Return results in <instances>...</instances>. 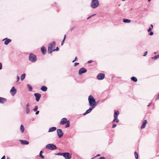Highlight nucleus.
Instances as JSON below:
<instances>
[{"label":"nucleus","mask_w":159,"mask_h":159,"mask_svg":"<svg viewBox=\"0 0 159 159\" xmlns=\"http://www.w3.org/2000/svg\"><path fill=\"white\" fill-rule=\"evenodd\" d=\"M88 100L90 106L95 108L97 105V104L96 103L95 99L94 98L93 96L91 95L89 96L88 98Z\"/></svg>","instance_id":"f257e3e1"},{"label":"nucleus","mask_w":159,"mask_h":159,"mask_svg":"<svg viewBox=\"0 0 159 159\" xmlns=\"http://www.w3.org/2000/svg\"><path fill=\"white\" fill-rule=\"evenodd\" d=\"M56 45V43L54 41H53L49 44V46L48 47V53H51L53 51H54L52 48H54Z\"/></svg>","instance_id":"f03ea898"},{"label":"nucleus","mask_w":159,"mask_h":159,"mask_svg":"<svg viewBox=\"0 0 159 159\" xmlns=\"http://www.w3.org/2000/svg\"><path fill=\"white\" fill-rule=\"evenodd\" d=\"M99 2L98 0H92L91 3V7L92 8H96L99 5Z\"/></svg>","instance_id":"7ed1b4c3"},{"label":"nucleus","mask_w":159,"mask_h":159,"mask_svg":"<svg viewBox=\"0 0 159 159\" xmlns=\"http://www.w3.org/2000/svg\"><path fill=\"white\" fill-rule=\"evenodd\" d=\"M29 60L32 62H35L36 61L37 57L33 53H30L29 56Z\"/></svg>","instance_id":"20e7f679"},{"label":"nucleus","mask_w":159,"mask_h":159,"mask_svg":"<svg viewBox=\"0 0 159 159\" xmlns=\"http://www.w3.org/2000/svg\"><path fill=\"white\" fill-rule=\"evenodd\" d=\"M46 148L50 150H54L57 149V148L56 145L53 144H47Z\"/></svg>","instance_id":"39448f33"},{"label":"nucleus","mask_w":159,"mask_h":159,"mask_svg":"<svg viewBox=\"0 0 159 159\" xmlns=\"http://www.w3.org/2000/svg\"><path fill=\"white\" fill-rule=\"evenodd\" d=\"M57 131L58 138H61L63 135V133L62 130L61 129H57Z\"/></svg>","instance_id":"423d86ee"},{"label":"nucleus","mask_w":159,"mask_h":159,"mask_svg":"<svg viewBox=\"0 0 159 159\" xmlns=\"http://www.w3.org/2000/svg\"><path fill=\"white\" fill-rule=\"evenodd\" d=\"M105 76V74L100 73L97 75V78L98 80H102L104 78Z\"/></svg>","instance_id":"0eeeda50"},{"label":"nucleus","mask_w":159,"mask_h":159,"mask_svg":"<svg viewBox=\"0 0 159 159\" xmlns=\"http://www.w3.org/2000/svg\"><path fill=\"white\" fill-rule=\"evenodd\" d=\"M87 72V70L86 68L82 67L80 69L79 71V74L80 75H81L83 73H85Z\"/></svg>","instance_id":"6e6552de"},{"label":"nucleus","mask_w":159,"mask_h":159,"mask_svg":"<svg viewBox=\"0 0 159 159\" xmlns=\"http://www.w3.org/2000/svg\"><path fill=\"white\" fill-rule=\"evenodd\" d=\"M64 154L63 156L66 159H70L71 156L70 153L68 152L64 153Z\"/></svg>","instance_id":"1a4fd4ad"},{"label":"nucleus","mask_w":159,"mask_h":159,"mask_svg":"<svg viewBox=\"0 0 159 159\" xmlns=\"http://www.w3.org/2000/svg\"><path fill=\"white\" fill-rule=\"evenodd\" d=\"M35 97V100L37 102H38L41 97V95L39 93H35L34 94Z\"/></svg>","instance_id":"9d476101"},{"label":"nucleus","mask_w":159,"mask_h":159,"mask_svg":"<svg viewBox=\"0 0 159 159\" xmlns=\"http://www.w3.org/2000/svg\"><path fill=\"white\" fill-rule=\"evenodd\" d=\"M11 95L14 96L16 93V89H15L14 87H13L10 90Z\"/></svg>","instance_id":"9b49d317"},{"label":"nucleus","mask_w":159,"mask_h":159,"mask_svg":"<svg viewBox=\"0 0 159 159\" xmlns=\"http://www.w3.org/2000/svg\"><path fill=\"white\" fill-rule=\"evenodd\" d=\"M94 108L93 107H92L89 108V109L87 110L86 112H84L83 115H85L88 113H89L91 112V111Z\"/></svg>","instance_id":"f8f14e48"},{"label":"nucleus","mask_w":159,"mask_h":159,"mask_svg":"<svg viewBox=\"0 0 159 159\" xmlns=\"http://www.w3.org/2000/svg\"><path fill=\"white\" fill-rule=\"evenodd\" d=\"M5 40L4 42V44L6 45H7L11 41V40L10 39H8L7 38H6L3 39V41Z\"/></svg>","instance_id":"ddd939ff"},{"label":"nucleus","mask_w":159,"mask_h":159,"mask_svg":"<svg viewBox=\"0 0 159 159\" xmlns=\"http://www.w3.org/2000/svg\"><path fill=\"white\" fill-rule=\"evenodd\" d=\"M67 119L65 118H63L61 120L60 122V124L61 125H64L67 122Z\"/></svg>","instance_id":"4468645a"},{"label":"nucleus","mask_w":159,"mask_h":159,"mask_svg":"<svg viewBox=\"0 0 159 159\" xmlns=\"http://www.w3.org/2000/svg\"><path fill=\"white\" fill-rule=\"evenodd\" d=\"M147 120H144L143 121V124L141 126V129H143L146 126V125L147 124Z\"/></svg>","instance_id":"2eb2a0df"},{"label":"nucleus","mask_w":159,"mask_h":159,"mask_svg":"<svg viewBox=\"0 0 159 159\" xmlns=\"http://www.w3.org/2000/svg\"><path fill=\"white\" fill-rule=\"evenodd\" d=\"M30 106V104L29 103H27L26 104V113L27 114H28L30 111V109L29 108V107Z\"/></svg>","instance_id":"dca6fc26"},{"label":"nucleus","mask_w":159,"mask_h":159,"mask_svg":"<svg viewBox=\"0 0 159 159\" xmlns=\"http://www.w3.org/2000/svg\"><path fill=\"white\" fill-rule=\"evenodd\" d=\"M20 142L21 144L23 145H27L29 143V142L26 140H20Z\"/></svg>","instance_id":"f3484780"},{"label":"nucleus","mask_w":159,"mask_h":159,"mask_svg":"<svg viewBox=\"0 0 159 159\" xmlns=\"http://www.w3.org/2000/svg\"><path fill=\"white\" fill-rule=\"evenodd\" d=\"M57 129V128L55 127H52L50 128L48 131V132H51L54 131Z\"/></svg>","instance_id":"a211bd4d"},{"label":"nucleus","mask_w":159,"mask_h":159,"mask_svg":"<svg viewBox=\"0 0 159 159\" xmlns=\"http://www.w3.org/2000/svg\"><path fill=\"white\" fill-rule=\"evenodd\" d=\"M7 100L6 98L2 97H0V103H4L6 102Z\"/></svg>","instance_id":"6ab92c4d"},{"label":"nucleus","mask_w":159,"mask_h":159,"mask_svg":"<svg viewBox=\"0 0 159 159\" xmlns=\"http://www.w3.org/2000/svg\"><path fill=\"white\" fill-rule=\"evenodd\" d=\"M41 50L43 54H45L46 53V49L43 46L41 47Z\"/></svg>","instance_id":"aec40b11"},{"label":"nucleus","mask_w":159,"mask_h":159,"mask_svg":"<svg viewBox=\"0 0 159 159\" xmlns=\"http://www.w3.org/2000/svg\"><path fill=\"white\" fill-rule=\"evenodd\" d=\"M119 111H114V117H117L119 115Z\"/></svg>","instance_id":"412c9836"},{"label":"nucleus","mask_w":159,"mask_h":159,"mask_svg":"<svg viewBox=\"0 0 159 159\" xmlns=\"http://www.w3.org/2000/svg\"><path fill=\"white\" fill-rule=\"evenodd\" d=\"M42 90L44 92L46 91L47 90V88L44 86H43L41 88Z\"/></svg>","instance_id":"4be33fe9"},{"label":"nucleus","mask_w":159,"mask_h":159,"mask_svg":"<svg viewBox=\"0 0 159 159\" xmlns=\"http://www.w3.org/2000/svg\"><path fill=\"white\" fill-rule=\"evenodd\" d=\"M123 21L125 23H129L131 22V20L129 19H124Z\"/></svg>","instance_id":"5701e85b"},{"label":"nucleus","mask_w":159,"mask_h":159,"mask_svg":"<svg viewBox=\"0 0 159 159\" xmlns=\"http://www.w3.org/2000/svg\"><path fill=\"white\" fill-rule=\"evenodd\" d=\"M24 127L23 125H21L20 126V129L21 133H23L24 130Z\"/></svg>","instance_id":"b1692460"},{"label":"nucleus","mask_w":159,"mask_h":159,"mask_svg":"<svg viewBox=\"0 0 159 159\" xmlns=\"http://www.w3.org/2000/svg\"><path fill=\"white\" fill-rule=\"evenodd\" d=\"M119 120L117 118V117H116L115 116V117H114V119L112 121V123H114L115 122H116V123H117L119 122Z\"/></svg>","instance_id":"393cba45"},{"label":"nucleus","mask_w":159,"mask_h":159,"mask_svg":"<svg viewBox=\"0 0 159 159\" xmlns=\"http://www.w3.org/2000/svg\"><path fill=\"white\" fill-rule=\"evenodd\" d=\"M131 80L133 81L134 82H136L138 80L137 78L136 77L134 76L131 77Z\"/></svg>","instance_id":"a878e982"},{"label":"nucleus","mask_w":159,"mask_h":159,"mask_svg":"<svg viewBox=\"0 0 159 159\" xmlns=\"http://www.w3.org/2000/svg\"><path fill=\"white\" fill-rule=\"evenodd\" d=\"M25 74H23L21 75L20 76V79L21 80H23L25 78Z\"/></svg>","instance_id":"bb28decb"},{"label":"nucleus","mask_w":159,"mask_h":159,"mask_svg":"<svg viewBox=\"0 0 159 159\" xmlns=\"http://www.w3.org/2000/svg\"><path fill=\"white\" fill-rule=\"evenodd\" d=\"M27 86L28 88L29 89V91H31L32 90V87L29 84H27Z\"/></svg>","instance_id":"cd10ccee"},{"label":"nucleus","mask_w":159,"mask_h":159,"mask_svg":"<svg viewBox=\"0 0 159 159\" xmlns=\"http://www.w3.org/2000/svg\"><path fill=\"white\" fill-rule=\"evenodd\" d=\"M70 121L69 120H68L66 123V124L65 125L66 128H68L70 126Z\"/></svg>","instance_id":"c85d7f7f"},{"label":"nucleus","mask_w":159,"mask_h":159,"mask_svg":"<svg viewBox=\"0 0 159 159\" xmlns=\"http://www.w3.org/2000/svg\"><path fill=\"white\" fill-rule=\"evenodd\" d=\"M159 57V54L158 55H156L153 57H152V59H156Z\"/></svg>","instance_id":"c756f323"},{"label":"nucleus","mask_w":159,"mask_h":159,"mask_svg":"<svg viewBox=\"0 0 159 159\" xmlns=\"http://www.w3.org/2000/svg\"><path fill=\"white\" fill-rule=\"evenodd\" d=\"M66 35H65L64 36V37L61 43V45H63V44L64 43V42L66 39Z\"/></svg>","instance_id":"7c9ffc66"},{"label":"nucleus","mask_w":159,"mask_h":159,"mask_svg":"<svg viewBox=\"0 0 159 159\" xmlns=\"http://www.w3.org/2000/svg\"><path fill=\"white\" fill-rule=\"evenodd\" d=\"M134 155L136 158L138 159V153L136 152H134Z\"/></svg>","instance_id":"2f4dec72"},{"label":"nucleus","mask_w":159,"mask_h":159,"mask_svg":"<svg viewBox=\"0 0 159 159\" xmlns=\"http://www.w3.org/2000/svg\"><path fill=\"white\" fill-rule=\"evenodd\" d=\"M151 27H152V28H151V27H149V29L148 30V32H149L150 31H151V30L153 28V26L152 25H151Z\"/></svg>","instance_id":"473e14b6"},{"label":"nucleus","mask_w":159,"mask_h":159,"mask_svg":"<svg viewBox=\"0 0 159 159\" xmlns=\"http://www.w3.org/2000/svg\"><path fill=\"white\" fill-rule=\"evenodd\" d=\"M38 107L37 106H36L34 107V108L33 109V111H37L38 109Z\"/></svg>","instance_id":"72a5a7b5"},{"label":"nucleus","mask_w":159,"mask_h":159,"mask_svg":"<svg viewBox=\"0 0 159 159\" xmlns=\"http://www.w3.org/2000/svg\"><path fill=\"white\" fill-rule=\"evenodd\" d=\"M63 153H61L60 152H59V153L56 154V155H59V156L61 155V156H63L64 155L63 154H64Z\"/></svg>","instance_id":"f704fd0d"},{"label":"nucleus","mask_w":159,"mask_h":159,"mask_svg":"<svg viewBox=\"0 0 159 159\" xmlns=\"http://www.w3.org/2000/svg\"><path fill=\"white\" fill-rule=\"evenodd\" d=\"M59 50V48L58 47H57L56 49H54L53 50H54V51H58Z\"/></svg>","instance_id":"c9c22d12"},{"label":"nucleus","mask_w":159,"mask_h":159,"mask_svg":"<svg viewBox=\"0 0 159 159\" xmlns=\"http://www.w3.org/2000/svg\"><path fill=\"white\" fill-rule=\"evenodd\" d=\"M148 53V52L147 51H145L144 52V54L143 55V56H146Z\"/></svg>","instance_id":"e433bc0d"},{"label":"nucleus","mask_w":159,"mask_h":159,"mask_svg":"<svg viewBox=\"0 0 159 159\" xmlns=\"http://www.w3.org/2000/svg\"><path fill=\"white\" fill-rule=\"evenodd\" d=\"M116 126H117V125H116V124H113V126H112V128H115V127H116Z\"/></svg>","instance_id":"4c0bfd02"},{"label":"nucleus","mask_w":159,"mask_h":159,"mask_svg":"<svg viewBox=\"0 0 159 159\" xmlns=\"http://www.w3.org/2000/svg\"><path fill=\"white\" fill-rule=\"evenodd\" d=\"M77 57H76L75 58V60H73V61H72V62H74L75 61H76L77 60Z\"/></svg>","instance_id":"58836bf2"},{"label":"nucleus","mask_w":159,"mask_h":159,"mask_svg":"<svg viewBox=\"0 0 159 159\" xmlns=\"http://www.w3.org/2000/svg\"><path fill=\"white\" fill-rule=\"evenodd\" d=\"M78 64H79V63L75 62V63L74 66L75 67L77 66V65Z\"/></svg>","instance_id":"ea45409f"},{"label":"nucleus","mask_w":159,"mask_h":159,"mask_svg":"<svg viewBox=\"0 0 159 159\" xmlns=\"http://www.w3.org/2000/svg\"><path fill=\"white\" fill-rule=\"evenodd\" d=\"M43 152L42 151H41L39 153V156L40 157L42 155V153Z\"/></svg>","instance_id":"a19ab883"},{"label":"nucleus","mask_w":159,"mask_h":159,"mask_svg":"<svg viewBox=\"0 0 159 159\" xmlns=\"http://www.w3.org/2000/svg\"><path fill=\"white\" fill-rule=\"evenodd\" d=\"M2 64L1 63H0V70L2 69Z\"/></svg>","instance_id":"79ce46f5"},{"label":"nucleus","mask_w":159,"mask_h":159,"mask_svg":"<svg viewBox=\"0 0 159 159\" xmlns=\"http://www.w3.org/2000/svg\"><path fill=\"white\" fill-rule=\"evenodd\" d=\"M93 61H91V60H90V61H88V62H87V63H91L92 62H93Z\"/></svg>","instance_id":"37998d69"},{"label":"nucleus","mask_w":159,"mask_h":159,"mask_svg":"<svg viewBox=\"0 0 159 159\" xmlns=\"http://www.w3.org/2000/svg\"><path fill=\"white\" fill-rule=\"evenodd\" d=\"M16 78H17V82L18 81V80H19V79H20L19 76L17 75V76Z\"/></svg>","instance_id":"c03bdc74"},{"label":"nucleus","mask_w":159,"mask_h":159,"mask_svg":"<svg viewBox=\"0 0 159 159\" xmlns=\"http://www.w3.org/2000/svg\"><path fill=\"white\" fill-rule=\"evenodd\" d=\"M36 111V112H35V113L36 115H38L39 112V111Z\"/></svg>","instance_id":"a18cd8bd"},{"label":"nucleus","mask_w":159,"mask_h":159,"mask_svg":"<svg viewBox=\"0 0 159 159\" xmlns=\"http://www.w3.org/2000/svg\"><path fill=\"white\" fill-rule=\"evenodd\" d=\"M153 33L152 32H151L150 33V34H149V35H153Z\"/></svg>","instance_id":"49530a36"},{"label":"nucleus","mask_w":159,"mask_h":159,"mask_svg":"<svg viewBox=\"0 0 159 159\" xmlns=\"http://www.w3.org/2000/svg\"><path fill=\"white\" fill-rule=\"evenodd\" d=\"M99 159H105V158L104 157H100Z\"/></svg>","instance_id":"de8ad7c7"},{"label":"nucleus","mask_w":159,"mask_h":159,"mask_svg":"<svg viewBox=\"0 0 159 159\" xmlns=\"http://www.w3.org/2000/svg\"><path fill=\"white\" fill-rule=\"evenodd\" d=\"M75 26H74V27H72V28H71V29H70V31H72L74 29V28H75Z\"/></svg>","instance_id":"09e8293b"},{"label":"nucleus","mask_w":159,"mask_h":159,"mask_svg":"<svg viewBox=\"0 0 159 159\" xmlns=\"http://www.w3.org/2000/svg\"><path fill=\"white\" fill-rule=\"evenodd\" d=\"M42 159H44V156L42 155L40 157Z\"/></svg>","instance_id":"8fccbe9b"},{"label":"nucleus","mask_w":159,"mask_h":159,"mask_svg":"<svg viewBox=\"0 0 159 159\" xmlns=\"http://www.w3.org/2000/svg\"><path fill=\"white\" fill-rule=\"evenodd\" d=\"M5 155L3 156L2 157V158H1V159H5Z\"/></svg>","instance_id":"3c124183"},{"label":"nucleus","mask_w":159,"mask_h":159,"mask_svg":"<svg viewBox=\"0 0 159 159\" xmlns=\"http://www.w3.org/2000/svg\"><path fill=\"white\" fill-rule=\"evenodd\" d=\"M158 99H159V94L157 96V98H156L155 100H156Z\"/></svg>","instance_id":"603ef678"},{"label":"nucleus","mask_w":159,"mask_h":159,"mask_svg":"<svg viewBox=\"0 0 159 159\" xmlns=\"http://www.w3.org/2000/svg\"><path fill=\"white\" fill-rule=\"evenodd\" d=\"M151 104H152V102H150V103L148 104V107H149V106H150L151 105Z\"/></svg>","instance_id":"864d4df0"},{"label":"nucleus","mask_w":159,"mask_h":159,"mask_svg":"<svg viewBox=\"0 0 159 159\" xmlns=\"http://www.w3.org/2000/svg\"><path fill=\"white\" fill-rule=\"evenodd\" d=\"M100 156V154H98V155H97L95 157H97V156Z\"/></svg>","instance_id":"5fc2aeb1"},{"label":"nucleus","mask_w":159,"mask_h":159,"mask_svg":"<svg viewBox=\"0 0 159 159\" xmlns=\"http://www.w3.org/2000/svg\"><path fill=\"white\" fill-rule=\"evenodd\" d=\"M96 15V14H93V15H91V17H92V16H94Z\"/></svg>","instance_id":"6e6d98bb"},{"label":"nucleus","mask_w":159,"mask_h":159,"mask_svg":"<svg viewBox=\"0 0 159 159\" xmlns=\"http://www.w3.org/2000/svg\"><path fill=\"white\" fill-rule=\"evenodd\" d=\"M91 17V16H89V17H88V18H87V19H89V18H90V17Z\"/></svg>","instance_id":"4d7b16f0"},{"label":"nucleus","mask_w":159,"mask_h":159,"mask_svg":"<svg viewBox=\"0 0 159 159\" xmlns=\"http://www.w3.org/2000/svg\"><path fill=\"white\" fill-rule=\"evenodd\" d=\"M151 0H148V2H150Z\"/></svg>","instance_id":"13d9d810"},{"label":"nucleus","mask_w":159,"mask_h":159,"mask_svg":"<svg viewBox=\"0 0 159 159\" xmlns=\"http://www.w3.org/2000/svg\"><path fill=\"white\" fill-rule=\"evenodd\" d=\"M6 159H10V158H7Z\"/></svg>","instance_id":"bf43d9fd"},{"label":"nucleus","mask_w":159,"mask_h":159,"mask_svg":"<svg viewBox=\"0 0 159 159\" xmlns=\"http://www.w3.org/2000/svg\"><path fill=\"white\" fill-rule=\"evenodd\" d=\"M20 104H21V105H22V103H20Z\"/></svg>","instance_id":"052dcab7"},{"label":"nucleus","mask_w":159,"mask_h":159,"mask_svg":"<svg viewBox=\"0 0 159 159\" xmlns=\"http://www.w3.org/2000/svg\"><path fill=\"white\" fill-rule=\"evenodd\" d=\"M154 53V54H156V52H155Z\"/></svg>","instance_id":"680f3d73"},{"label":"nucleus","mask_w":159,"mask_h":159,"mask_svg":"<svg viewBox=\"0 0 159 159\" xmlns=\"http://www.w3.org/2000/svg\"><path fill=\"white\" fill-rule=\"evenodd\" d=\"M93 158H92V159H92Z\"/></svg>","instance_id":"e2e57ef3"}]
</instances>
